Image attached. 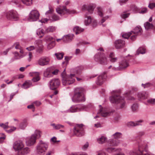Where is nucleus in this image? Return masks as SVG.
<instances>
[{
	"mask_svg": "<svg viewBox=\"0 0 155 155\" xmlns=\"http://www.w3.org/2000/svg\"><path fill=\"white\" fill-rule=\"evenodd\" d=\"M149 8H150L152 9L154 7H155V3H150L148 6Z\"/></svg>",
	"mask_w": 155,
	"mask_h": 155,
	"instance_id": "obj_64",
	"label": "nucleus"
},
{
	"mask_svg": "<svg viewBox=\"0 0 155 155\" xmlns=\"http://www.w3.org/2000/svg\"><path fill=\"white\" fill-rule=\"evenodd\" d=\"M50 61L49 58L47 57L43 56L40 58L37 61V63L39 65L44 66L48 65Z\"/></svg>",
	"mask_w": 155,
	"mask_h": 155,
	"instance_id": "obj_10",
	"label": "nucleus"
},
{
	"mask_svg": "<svg viewBox=\"0 0 155 155\" xmlns=\"http://www.w3.org/2000/svg\"><path fill=\"white\" fill-rule=\"evenodd\" d=\"M84 106L79 105H73L69 109L67 110L68 112L74 113L81 111L84 109Z\"/></svg>",
	"mask_w": 155,
	"mask_h": 155,
	"instance_id": "obj_12",
	"label": "nucleus"
},
{
	"mask_svg": "<svg viewBox=\"0 0 155 155\" xmlns=\"http://www.w3.org/2000/svg\"><path fill=\"white\" fill-rule=\"evenodd\" d=\"M48 143L40 140L36 147V153L38 155L45 154L48 149Z\"/></svg>",
	"mask_w": 155,
	"mask_h": 155,
	"instance_id": "obj_3",
	"label": "nucleus"
},
{
	"mask_svg": "<svg viewBox=\"0 0 155 155\" xmlns=\"http://www.w3.org/2000/svg\"><path fill=\"white\" fill-rule=\"evenodd\" d=\"M55 55L56 56L58 60H61L63 58L64 54L63 53H55Z\"/></svg>",
	"mask_w": 155,
	"mask_h": 155,
	"instance_id": "obj_48",
	"label": "nucleus"
},
{
	"mask_svg": "<svg viewBox=\"0 0 155 155\" xmlns=\"http://www.w3.org/2000/svg\"><path fill=\"white\" fill-rule=\"evenodd\" d=\"M124 58L119 63V66L117 68V70H120L126 68L128 66L129 64L127 60Z\"/></svg>",
	"mask_w": 155,
	"mask_h": 155,
	"instance_id": "obj_13",
	"label": "nucleus"
},
{
	"mask_svg": "<svg viewBox=\"0 0 155 155\" xmlns=\"http://www.w3.org/2000/svg\"><path fill=\"white\" fill-rule=\"evenodd\" d=\"M24 147V145L21 142L19 141H15L13 144V147L15 151H18Z\"/></svg>",
	"mask_w": 155,
	"mask_h": 155,
	"instance_id": "obj_18",
	"label": "nucleus"
},
{
	"mask_svg": "<svg viewBox=\"0 0 155 155\" xmlns=\"http://www.w3.org/2000/svg\"><path fill=\"white\" fill-rule=\"evenodd\" d=\"M16 129V128L15 127H12L11 129L9 130H6V131L8 133H10L12 132L13 131H15Z\"/></svg>",
	"mask_w": 155,
	"mask_h": 155,
	"instance_id": "obj_61",
	"label": "nucleus"
},
{
	"mask_svg": "<svg viewBox=\"0 0 155 155\" xmlns=\"http://www.w3.org/2000/svg\"><path fill=\"white\" fill-rule=\"evenodd\" d=\"M38 48L36 50V52L38 54H42L43 52L44 46L42 44V41L41 40H38Z\"/></svg>",
	"mask_w": 155,
	"mask_h": 155,
	"instance_id": "obj_22",
	"label": "nucleus"
},
{
	"mask_svg": "<svg viewBox=\"0 0 155 155\" xmlns=\"http://www.w3.org/2000/svg\"><path fill=\"white\" fill-rule=\"evenodd\" d=\"M125 45V41L120 39L116 40L114 42V45L117 49H120L124 47Z\"/></svg>",
	"mask_w": 155,
	"mask_h": 155,
	"instance_id": "obj_19",
	"label": "nucleus"
},
{
	"mask_svg": "<svg viewBox=\"0 0 155 155\" xmlns=\"http://www.w3.org/2000/svg\"><path fill=\"white\" fill-rule=\"evenodd\" d=\"M147 148V146L143 142L141 141L140 143H138V149L140 151H142V153H143V149H144L146 150Z\"/></svg>",
	"mask_w": 155,
	"mask_h": 155,
	"instance_id": "obj_27",
	"label": "nucleus"
},
{
	"mask_svg": "<svg viewBox=\"0 0 155 155\" xmlns=\"http://www.w3.org/2000/svg\"><path fill=\"white\" fill-rule=\"evenodd\" d=\"M133 31H132L126 33L122 35V37L124 38L127 39L130 35H131L133 34Z\"/></svg>",
	"mask_w": 155,
	"mask_h": 155,
	"instance_id": "obj_49",
	"label": "nucleus"
},
{
	"mask_svg": "<svg viewBox=\"0 0 155 155\" xmlns=\"http://www.w3.org/2000/svg\"><path fill=\"white\" fill-rule=\"evenodd\" d=\"M54 10L52 8H51L49 7V10L47 11L45 13V15L47 17H48V18H49L53 14Z\"/></svg>",
	"mask_w": 155,
	"mask_h": 155,
	"instance_id": "obj_43",
	"label": "nucleus"
},
{
	"mask_svg": "<svg viewBox=\"0 0 155 155\" xmlns=\"http://www.w3.org/2000/svg\"><path fill=\"white\" fill-rule=\"evenodd\" d=\"M97 155H108V154L106 153L104 151L101 150L97 152Z\"/></svg>",
	"mask_w": 155,
	"mask_h": 155,
	"instance_id": "obj_57",
	"label": "nucleus"
},
{
	"mask_svg": "<svg viewBox=\"0 0 155 155\" xmlns=\"http://www.w3.org/2000/svg\"><path fill=\"white\" fill-rule=\"evenodd\" d=\"M39 13L36 10H32L29 15L28 20L30 21H35L39 18Z\"/></svg>",
	"mask_w": 155,
	"mask_h": 155,
	"instance_id": "obj_8",
	"label": "nucleus"
},
{
	"mask_svg": "<svg viewBox=\"0 0 155 155\" xmlns=\"http://www.w3.org/2000/svg\"><path fill=\"white\" fill-rule=\"evenodd\" d=\"M15 48L16 49H18L20 50L19 52L21 54H23L24 51L22 48L20 46L19 44L16 43L15 45Z\"/></svg>",
	"mask_w": 155,
	"mask_h": 155,
	"instance_id": "obj_46",
	"label": "nucleus"
},
{
	"mask_svg": "<svg viewBox=\"0 0 155 155\" xmlns=\"http://www.w3.org/2000/svg\"><path fill=\"white\" fill-rule=\"evenodd\" d=\"M106 150L107 151V152H108L109 153H110L111 152H113L114 151H115L116 150L115 148H114L113 147H108V148H107L106 149Z\"/></svg>",
	"mask_w": 155,
	"mask_h": 155,
	"instance_id": "obj_58",
	"label": "nucleus"
},
{
	"mask_svg": "<svg viewBox=\"0 0 155 155\" xmlns=\"http://www.w3.org/2000/svg\"><path fill=\"white\" fill-rule=\"evenodd\" d=\"M71 155H87V154L85 153L74 152L71 153Z\"/></svg>",
	"mask_w": 155,
	"mask_h": 155,
	"instance_id": "obj_55",
	"label": "nucleus"
},
{
	"mask_svg": "<svg viewBox=\"0 0 155 155\" xmlns=\"http://www.w3.org/2000/svg\"><path fill=\"white\" fill-rule=\"evenodd\" d=\"M97 8L98 15L101 17H102L103 15L102 9L100 7H98Z\"/></svg>",
	"mask_w": 155,
	"mask_h": 155,
	"instance_id": "obj_54",
	"label": "nucleus"
},
{
	"mask_svg": "<svg viewBox=\"0 0 155 155\" xmlns=\"http://www.w3.org/2000/svg\"><path fill=\"white\" fill-rule=\"evenodd\" d=\"M108 143L109 145L112 146H117L119 145L120 143V140L115 139H110L108 141Z\"/></svg>",
	"mask_w": 155,
	"mask_h": 155,
	"instance_id": "obj_23",
	"label": "nucleus"
},
{
	"mask_svg": "<svg viewBox=\"0 0 155 155\" xmlns=\"http://www.w3.org/2000/svg\"><path fill=\"white\" fill-rule=\"evenodd\" d=\"M75 76V74H71L67 76L66 78H64L62 81L63 84L64 85H67L73 83L75 81L74 78Z\"/></svg>",
	"mask_w": 155,
	"mask_h": 155,
	"instance_id": "obj_6",
	"label": "nucleus"
},
{
	"mask_svg": "<svg viewBox=\"0 0 155 155\" xmlns=\"http://www.w3.org/2000/svg\"><path fill=\"white\" fill-rule=\"evenodd\" d=\"M56 10L57 13L61 15L65 14H71L73 13L72 11L67 9L65 6L58 8Z\"/></svg>",
	"mask_w": 155,
	"mask_h": 155,
	"instance_id": "obj_11",
	"label": "nucleus"
},
{
	"mask_svg": "<svg viewBox=\"0 0 155 155\" xmlns=\"http://www.w3.org/2000/svg\"><path fill=\"white\" fill-rule=\"evenodd\" d=\"M100 109L98 113L100 114L103 117H106L110 115L112 113V112L109 111L106 109H103L101 107V106L100 105L99 106Z\"/></svg>",
	"mask_w": 155,
	"mask_h": 155,
	"instance_id": "obj_16",
	"label": "nucleus"
},
{
	"mask_svg": "<svg viewBox=\"0 0 155 155\" xmlns=\"http://www.w3.org/2000/svg\"><path fill=\"white\" fill-rule=\"evenodd\" d=\"M31 86H32V84L31 81H27L23 84L22 87L24 89H27Z\"/></svg>",
	"mask_w": 155,
	"mask_h": 155,
	"instance_id": "obj_33",
	"label": "nucleus"
},
{
	"mask_svg": "<svg viewBox=\"0 0 155 155\" xmlns=\"http://www.w3.org/2000/svg\"><path fill=\"white\" fill-rule=\"evenodd\" d=\"M143 122V121L142 120H139L136 122L130 121L127 123V125L129 127L136 126L140 125V124L139 123H142Z\"/></svg>",
	"mask_w": 155,
	"mask_h": 155,
	"instance_id": "obj_28",
	"label": "nucleus"
},
{
	"mask_svg": "<svg viewBox=\"0 0 155 155\" xmlns=\"http://www.w3.org/2000/svg\"><path fill=\"white\" fill-rule=\"evenodd\" d=\"M107 141V138L104 136H102L100 137L97 139V141L100 144H103Z\"/></svg>",
	"mask_w": 155,
	"mask_h": 155,
	"instance_id": "obj_32",
	"label": "nucleus"
},
{
	"mask_svg": "<svg viewBox=\"0 0 155 155\" xmlns=\"http://www.w3.org/2000/svg\"><path fill=\"white\" fill-rule=\"evenodd\" d=\"M138 90V88L135 87H132L130 88V94H131L134 91H136Z\"/></svg>",
	"mask_w": 155,
	"mask_h": 155,
	"instance_id": "obj_60",
	"label": "nucleus"
},
{
	"mask_svg": "<svg viewBox=\"0 0 155 155\" xmlns=\"http://www.w3.org/2000/svg\"><path fill=\"white\" fill-rule=\"evenodd\" d=\"M84 30L83 28L77 26H75L73 28V31L76 35L80 33L83 31Z\"/></svg>",
	"mask_w": 155,
	"mask_h": 155,
	"instance_id": "obj_36",
	"label": "nucleus"
},
{
	"mask_svg": "<svg viewBox=\"0 0 155 155\" xmlns=\"http://www.w3.org/2000/svg\"><path fill=\"white\" fill-rule=\"evenodd\" d=\"M22 2L26 5H30L32 4V0H22Z\"/></svg>",
	"mask_w": 155,
	"mask_h": 155,
	"instance_id": "obj_51",
	"label": "nucleus"
},
{
	"mask_svg": "<svg viewBox=\"0 0 155 155\" xmlns=\"http://www.w3.org/2000/svg\"><path fill=\"white\" fill-rule=\"evenodd\" d=\"M59 19V17L56 15L53 14L49 18H45L41 19L40 21L41 23L46 22L48 20H49L51 21H57Z\"/></svg>",
	"mask_w": 155,
	"mask_h": 155,
	"instance_id": "obj_14",
	"label": "nucleus"
},
{
	"mask_svg": "<svg viewBox=\"0 0 155 155\" xmlns=\"http://www.w3.org/2000/svg\"><path fill=\"white\" fill-rule=\"evenodd\" d=\"M41 132L39 130H35L34 133L32 135H34V137H35V139L39 138L41 136Z\"/></svg>",
	"mask_w": 155,
	"mask_h": 155,
	"instance_id": "obj_37",
	"label": "nucleus"
},
{
	"mask_svg": "<svg viewBox=\"0 0 155 155\" xmlns=\"http://www.w3.org/2000/svg\"><path fill=\"white\" fill-rule=\"evenodd\" d=\"M74 132L77 137H81L84 135V132L83 125L77 124L74 127Z\"/></svg>",
	"mask_w": 155,
	"mask_h": 155,
	"instance_id": "obj_5",
	"label": "nucleus"
},
{
	"mask_svg": "<svg viewBox=\"0 0 155 155\" xmlns=\"http://www.w3.org/2000/svg\"><path fill=\"white\" fill-rule=\"evenodd\" d=\"M56 28L54 26H49L48 28L45 27V32L46 33L54 32L56 30Z\"/></svg>",
	"mask_w": 155,
	"mask_h": 155,
	"instance_id": "obj_31",
	"label": "nucleus"
},
{
	"mask_svg": "<svg viewBox=\"0 0 155 155\" xmlns=\"http://www.w3.org/2000/svg\"><path fill=\"white\" fill-rule=\"evenodd\" d=\"M49 87L51 89L54 90L57 88L60 85V80L57 78H54L51 80L49 82Z\"/></svg>",
	"mask_w": 155,
	"mask_h": 155,
	"instance_id": "obj_9",
	"label": "nucleus"
},
{
	"mask_svg": "<svg viewBox=\"0 0 155 155\" xmlns=\"http://www.w3.org/2000/svg\"><path fill=\"white\" fill-rule=\"evenodd\" d=\"M29 151V149L28 147H23L18 151L17 154L18 155H25L28 153Z\"/></svg>",
	"mask_w": 155,
	"mask_h": 155,
	"instance_id": "obj_25",
	"label": "nucleus"
},
{
	"mask_svg": "<svg viewBox=\"0 0 155 155\" xmlns=\"http://www.w3.org/2000/svg\"><path fill=\"white\" fill-rule=\"evenodd\" d=\"M132 31H133V34L139 35L141 34L142 30L140 26H137Z\"/></svg>",
	"mask_w": 155,
	"mask_h": 155,
	"instance_id": "obj_30",
	"label": "nucleus"
},
{
	"mask_svg": "<svg viewBox=\"0 0 155 155\" xmlns=\"http://www.w3.org/2000/svg\"><path fill=\"white\" fill-rule=\"evenodd\" d=\"M27 125V123L26 120H24L20 123L19 126V128L21 129H24Z\"/></svg>",
	"mask_w": 155,
	"mask_h": 155,
	"instance_id": "obj_41",
	"label": "nucleus"
},
{
	"mask_svg": "<svg viewBox=\"0 0 155 155\" xmlns=\"http://www.w3.org/2000/svg\"><path fill=\"white\" fill-rule=\"evenodd\" d=\"M109 58L110 61L112 62H115L117 60V58L115 57L114 54L113 52H111L110 53L109 55Z\"/></svg>",
	"mask_w": 155,
	"mask_h": 155,
	"instance_id": "obj_38",
	"label": "nucleus"
},
{
	"mask_svg": "<svg viewBox=\"0 0 155 155\" xmlns=\"http://www.w3.org/2000/svg\"><path fill=\"white\" fill-rule=\"evenodd\" d=\"M122 134L121 133L117 132L113 134L112 137L114 139H117L122 138Z\"/></svg>",
	"mask_w": 155,
	"mask_h": 155,
	"instance_id": "obj_35",
	"label": "nucleus"
},
{
	"mask_svg": "<svg viewBox=\"0 0 155 155\" xmlns=\"http://www.w3.org/2000/svg\"><path fill=\"white\" fill-rule=\"evenodd\" d=\"M34 136V135H31L26 138V143L27 145L30 146L35 143L36 139Z\"/></svg>",
	"mask_w": 155,
	"mask_h": 155,
	"instance_id": "obj_17",
	"label": "nucleus"
},
{
	"mask_svg": "<svg viewBox=\"0 0 155 155\" xmlns=\"http://www.w3.org/2000/svg\"><path fill=\"white\" fill-rule=\"evenodd\" d=\"M84 69V67L82 66L78 67L75 68V72L77 74L79 75L81 73Z\"/></svg>",
	"mask_w": 155,
	"mask_h": 155,
	"instance_id": "obj_39",
	"label": "nucleus"
},
{
	"mask_svg": "<svg viewBox=\"0 0 155 155\" xmlns=\"http://www.w3.org/2000/svg\"><path fill=\"white\" fill-rule=\"evenodd\" d=\"M94 9V7L93 5H91L88 6L84 5L82 7V9L83 10H86L89 14H91L93 12Z\"/></svg>",
	"mask_w": 155,
	"mask_h": 155,
	"instance_id": "obj_21",
	"label": "nucleus"
},
{
	"mask_svg": "<svg viewBox=\"0 0 155 155\" xmlns=\"http://www.w3.org/2000/svg\"><path fill=\"white\" fill-rule=\"evenodd\" d=\"M147 9L146 8H144L142 9L139 12V13L141 14H144L147 13Z\"/></svg>",
	"mask_w": 155,
	"mask_h": 155,
	"instance_id": "obj_62",
	"label": "nucleus"
},
{
	"mask_svg": "<svg viewBox=\"0 0 155 155\" xmlns=\"http://www.w3.org/2000/svg\"><path fill=\"white\" fill-rule=\"evenodd\" d=\"M6 17L8 19L12 20H16L18 17L17 12L14 10H11L8 12L6 14Z\"/></svg>",
	"mask_w": 155,
	"mask_h": 155,
	"instance_id": "obj_7",
	"label": "nucleus"
},
{
	"mask_svg": "<svg viewBox=\"0 0 155 155\" xmlns=\"http://www.w3.org/2000/svg\"><path fill=\"white\" fill-rule=\"evenodd\" d=\"M148 103L152 104H155V99H151L147 101Z\"/></svg>",
	"mask_w": 155,
	"mask_h": 155,
	"instance_id": "obj_59",
	"label": "nucleus"
},
{
	"mask_svg": "<svg viewBox=\"0 0 155 155\" xmlns=\"http://www.w3.org/2000/svg\"><path fill=\"white\" fill-rule=\"evenodd\" d=\"M44 40L45 41L47 42H51L52 41H55L54 38L52 37L49 35H48L46 36L44 38Z\"/></svg>",
	"mask_w": 155,
	"mask_h": 155,
	"instance_id": "obj_44",
	"label": "nucleus"
},
{
	"mask_svg": "<svg viewBox=\"0 0 155 155\" xmlns=\"http://www.w3.org/2000/svg\"><path fill=\"white\" fill-rule=\"evenodd\" d=\"M55 45V42L54 41H51L47 45V48L48 49H50L53 48Z\"/></svg>",
	"mask_w": 155,
	"mask_h": 155,
	"instance_id": "obj_50",
	"label": "nucleus"
},
{
	"mask_svg": "<svg viewBox=\"0 0 155 155\" xmlns=\"http://www.w3.org/2000/svg\"><path fill=\"white\" fill-rule=\"evenodd\" d=\"M148 95L147 92L144 91L138 92L137 94L138 98L140 100H144L147 98Z\"/></svg>",
	"mask_w": 155,
	"mask_h": 155,
	"instance_id": "obj_20",
	"label": "nucleus"
},
{
	"mask_svg": "<svg viewBox=\"0 0 155 155\" xmlns=\"http://www.w3.org/2000/svg\"><path fill=\"white\" fill-rule=\"evenodd\" d=\"M15 58V59H18L21 58L23 57V56L22 55H20L18 53L16 52H14Z\"/></svg>",
	"mask_w": 155,
	"mask_h": 155,
	"instance_id": "obj_52",
	"label": "nucleus"
},
{
	"mask_svg": "<svg viewBox=\"0 0 155 155\" xmlns=\"http://www.w3.org/2000/svg\"><path fill=\"white\" fill-rule=\"evenodd\" d=\"M108 18V16H106L105 17H104L101 20V22H99V24L100 25H102V24L103 23H104L106 19H107V18Z\"/></svg>",
	"mask_w": 155,
	"mask_h": 155,
	"instance_id": "obj_63",
	"label": "nucleus"
},
{
	"mask_svg": "<svg viewBox=\"0 0 155 155\" xmlns=\"http://www.w3.org/2000/svg\"><path fill=\"white\" fill-rule=\"evenodd\" d=\"M40 74L38 72H35L32 73V75L33 77L32 81L33 82H36L40 80Z\"/></svg>",
	"mask_w": 155,
	"mask_h": 155,
	"instance_id": "obj_26",
	"label": "nucleus"
},
{
	"mask_svg": "<svg viewBox=\"0 0 155 155\" xmlns=\"http://www.w3.org/2000/svg\"><path fill=\"white\" fill-rule=\"evenodd\" d=\"M145 53V48L143 47H140L137 51V54L138 55L139 54H143Z\"/></svg>",
	"mask_w": 155,
	"mask_h": 155,
	"instance_id": "obj_45",
	"label": "nucleus"
},
{
	"mask_svg": "<svg viewBox=\"0 0 155 155\" xmlns=\"http://www.w3.org/2000/svg\"><path fill=\"white\" fill-rule=\"evenodd\" d=\"M110 99L111 103L117 104L118 109L125 107V102L124 98L120 96V93L118 91H113L112 95L110 97Z\"/></svg>",
	"mask_w": 155,
	"mask_h": 155,
	"instance_id": "obj_1",
	"label": "nucleus"
},
{
	"mask_svg": "<svg viewBox=\"0 0 155 155\" xmlns=\"http://www.w3.org/2000/svg\"><path fill=\"white\" fill-rule=\"evenodd\" d=\"M0 126L4 129H8L9 128L8 122H6L5 124L1 123L0 124Z\"/></svg>",
	"mask_w": 155,
	"mask_h": 155,
	"instance_id": "obj_53",
	"label": "nucleus"
},
{
	"mask_svg": "<svg viewBox=\"0 0 155 155\" xmlns=\"http://www.w3.org/2000/svg\"><path fill=\"white\" fill-rule=\"evenodd\" d=\"M92 21V19L90 16H87L85 21V24L86 25H88Z\"/></svg>",
	"mask_w": 155,
	"mask_h": 155,
	"instance_id": "obj_47",
	"label": "nucleus"
},
{
	"mask_svg": "<svg viewBox=\"0 0 155 155\" xmlns=\"http://www.w3.org/2000/svg\"><path fill=\"white\" fill-rule=\"evenodd\" d=\"M46 33L45 32V27L43 28H38L36 31L37 34L40 37H42Z\"/></svg>",
	"mask_w": 155,
	"mask_h": 155,
	"instance_id": "obj_29",
	"label": "nucleus"
},
{
	"mask_svg": "<svg viewBox=\"0 0 155 155\" xmlns=\"http://www.w3.org/2000/svg\"><path fill=\"white\" fill-rule=\"evenodd\" d=\"M106 78V75L104 73L100 75L96 81V84L98 85H101L103 83Z\"/></svg>",
	"mask_w": 155,
	"mask_h": 155,
	"instance_id": "obj_15",
	"label": "nucleus"
},
{
	"mask_svg": "<svg viewBox=\"0 0 155 155\" xmlns=\"http://www.w3.org/2000/svg\"><path fill=\"white\" fill-rule=\"evenodd\" d=\"M74 35L72 34H68L64 36L62 38L63 41L65 42L71 41L73 38Z\"/></svg>",
	"mask_w": 155,
	"mask_h": 155,
	"instance_id": "obj_24",
	"label": "nucleus"
},
{
	"mask_svg": "<svg viewBox=\"0 0 155 155\" xmlns=\"http://www.w3.org/2000/svg\"><path fill=\"white\" fill-rule=\"evenodd\" d=\"M138 105L137 104H134L131 106V109L133 111H135L137 110L138 108Z\"/></svg>",
	"mask_w": 155,
	"mask_h": 155,
	"instance_id": "obj_56",
	"label": "nucleus"
},
{
	"mask_svg": "<svg viewBox=\"0 0 155 155\" xmlns=\"http://www.w3.org/2000/svg\"><path fill=\"white\" fill-rule=\"evenodd\" d=\"M144 26L146 30H148L152 28L153 27V25L152 24L147 22L144 24Z\"/></svg>",
	"mask_w": 155,
	"mask_h": 155,
	"instance_id": "obj_42",
	"label": "nucleus"
},
{
	"mask_svg": "<svg viewBox=\"0 0 155 155\" xmlns=\"http://www.w3.org/2000/svg\"><path fill=\"white\" fill-rule=\"evenodd\" d=\"M85 91L83 87L75 88L74 90V95L71 98L72 101L75 103L85 101V98L84 95Z\"/></svg>",
	"mask_w": 155,
	"mask_h": 155,
	"instance_id": "obj_2",
	"label": "nucleus"
},
{
	"mask_svg": "<svg viewBox=\"0 0 155 155\" xmlns=\"http://www.w3.org/2000/svg\"><path fill=\"white\" fill-rule=\"evenodd\" d=\"M94 60L102 64H106L107 62V59L103 52H98L94 56Z\"/></svg>",
	"mask_w": 155,
	"mask_h": 155,
	"instance_id": "obj_4",
	"label": "nucleus"
},
{
	"mask_svg": "<svg viewBox=\"0 0 155 155\" xmlns=\"http://www.w3.org/2000/svg\"><path fill=\"white\" fill-rule=\"evenodd\" d=\"M51 125L53 127V128L55 130H58L61 128H64V126L60 124H52Z\"/></svg>",
	"mask_w": 155,
	"mask_h": 155,
	"instance_id": "obj_40",
	"label": "nucleus"
},
{
	"mask_svg": "<svg viewBox=\"0 0 155 155\" xmlns=\"http://www.w3.org/2000/svg\"><path fill=\"white\" fill-rule=\"evenodd\" d=\"M44 75L45 77L49 78L51 76V69L50 68H47L44 71Z\"/></svg>",
	"mask_w": 155,
	"mask_h": 155,
	"instance_id": "obj_34",
	"label": "nucleus"
}]
</instances>
